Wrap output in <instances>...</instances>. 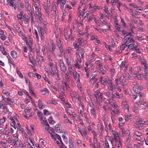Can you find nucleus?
<instances>
[{
	"instance_id": "nucleus-8",
	"label": "nucleus",
	"mask_w": 148,
	"mask_h": 148,
	"mask_svg": "<svg viewBox=\"0 0 148 148\" xmlns=\"http://www.w3.org/2000/svg\"><path fill=\"white\" fill-rule=\"evenodd\" d=\"M89 9H92L91 11L93 12L97 11V10H99L100 8L96 5L93 4H89Z\"/></svg>"
},
{
	"instance_id": "nucleus-3",
	"label": "nucleus",
	"mask_w": 148,
	"mask_h": 148,
	"mask_svg": "<svg viewBox=\"0 0 148 148\" xmlns=\"http://www.w3.org/2000/svg\"><path fill=\"white\" fill-rule=\"evenodd\" d=\"M49 69L48 68H45V71L47 73L49 72L51 73V75L53 76H54L55 75L56 71L53 66V63L52 62H50L49 63Z\"/></svg>"
},
{
	"instance_id": "nucleus-9",
	"label": "nucleus",
	"mask_w": 148,
	"mask_h": 148,
	"mask_svg": "<svg viewBox=\"0 0 148 148\" xmlns=\"http://www.w3.org/2000/svg\"><path fill=\"white\" fill-rule=\"evenodd\" d=\"M103 123L101 122H98L97 126V129L99 132L101 134V135H102V131L103 130Z\"/></svg>"
},
{
	"instance_id": "nucleus-53",
	"label": "nucleus",
	"mask_w": 148,
	"mask_h": 148,
	"mask_svg": "<svg viewBox=\"0 0 148 148\" xmlns=\"http://www.w3.org/2000/svg\"><path fill=\"white\" fill-rule=\"evenodd\" d=\"M44 114L46 116H47L51 114V112L48 111L46 110H43Z\"/></svg>"
},
{
	"instance_id": "nucleus-42",
	"label": "nucleus",
	"mask_w": 148,
	"mask_h": 148,
	"mask_svg": "<svg viewBox=\"0 0 148 148\" xmlns=\"http://www.w3.org/2000/svg\"><path fill=\"white\" fill-rule=\"evenodd\" d=\"M3 93L6 97H9L10 94V93L5 90H3L2 91Z\"/></svg>"
},
{
	"instance_id": "nucleus-6",
	"label": "nucleus",
	"mask_w": 148,
	"mask_h": 148,
	"mask_svg": "<svg viewBox=\"0 0 148 148\" xmlns=\"http://www.w3.org/2000/svg\"><path fill=\"white\" fill-rule=\"evenodd\" d=\"M142 135L141 133L138 131H135L133 134V137L135 140L138 141H143L144 138H142Z\"/></svg>"
},
{
	"instance_id": "nucleus-45",
	"label": "nucleus",
	"mask_w": 148,
	"mask_h": 148,
	"mask_svg": "<svg viewBox=\"0 0 148 148\" xmlns=\"http://www.w3.org/2000/svg\"><path fill=\"white\" fill-rule=\"evenodd\" d=\"M65 59L67 64L69 65L71 62V58L69 56H66Z\"/></svg>"
},
{
	"instance_id": "nucleus-29",
	"label": "nucleus",
	"mask_w": 148,
	"mask_h": 148,
	"mask_svg": "<svg viewBox=\"0 0 148 148\" xmlns=\"http://www.w3.org/2000/svg\"><path fill=\"white\" fill-rule=\"evenodd\" d=\"M100 61L99 60H97L95 62V64L97 65L96 66V68L97 69H98L99 68H100L101 69H103V66L102 65L100 64Z\"/></svg>"
},
{
	"instance_id": "nucleus-54",
	"label": "nucleus",
	"mask_w": 148,
	"mask_h": 148,
	"mask_svg": "<svg viewBox=\"0 0 148 148\" xmlns=\"http://www.w3.org/2000/svg\"><path fill=\"white\" fill-rule=\"evenodd\" d=\"M36 109L37 110V111H38L37 112V114L39 119L43 117L42 113L40 112L39 111L38 109Z\"/></svg>"
},
{
	"instance_id": "nucleus-2",
	"label": "nucleus",
	"mask_w": 148,
	"mask_h": 148,
	"mask_svg": "<svg viewBox=\"0 0 148 148\" xmlns=\"http://www.w3.org/2000/svg\"><path fill=\"white\" fill-rule=\"evenodd\" d=\"M76 51H77L75 54V57L79 62L80 63L82 62L81 59L84 57V50L81 48H78Z\"/></svg>"
},
{
	"instance_id": "nucleus-33",
	"label": "nucleus",
	"mask_w": 148,
	"mask_h": 148,
	"mask_svg": "<svg viewBox=\"0 0 148 148\" xmlns=\"http://www.w3.org/2000/svg\"><path fill=\"white\" fill-rule=\"evenodd\" d=\"M90 114L91 116L95 118L97 116L95 114V111L93 108H92L90 110Z\"/></svg>"
},
{
	"instance_id": "nucleus-48",
	"label": "nucleus",
	"mask_w": 148,
	"mask_h": 148,
	"mask_svg": "<svg viewBox=\"0 0 148 148\" xmlns=\"http://www.w3.org/2000/svg\"><path fill=\"white\" fill-rule=\"evenodd\" d=\"M134 77L136 79H140L142 77V74H140L138 75H134Z\"/></svg>"
},
{
	"instance_id": "nucleus-64",
	"label": "nucleus",
	"mask_w": 148,
	"mask_h": 148,
	"mask_svg": "<svg viewBox=\"0 0 148 148\" xmlns=\"http://www.w3.org/2000/svg\"><path fill=\"white\" fill-rule=\"evenodd\" d=\"M69 148H75L74 144L72 141L69 142Z\"/></svg>"
},
{
	"instance_id": "nucleus-15",
	"label": "nucleus",
	"mask_w": 148,
	"mask_h": 148,
	"mask_svg": "<svg viewBox=\"0 0 148 148\" xmlns=\"http://www.w3.org/2000/svg\"><path fill=\"white\" fill-rule=\"evenodd\" d=\"M66 0H57V4L58 5L60 4V7L62 9H63L64 5L65 4Z\"/></svg>"
},
{
	"instance_id": "nucleus-1",
	"label": "nucleus",
	"mask_w": 148,
	"mask_h": 148,
	"mask_svg": "<svg viewBox=\"0 0 148 148\" xmlns=\"http://www.w3.org/2000/svg\"><path fill=\"white\" fill-rule=\"evenodd\" d=\"M122 33L123 35L125 36L123 40V42L127 45L130 43H132L134 41L131 38L132 36L130 32L127 33L125 31H123Z\"/></svg>"
},
{
	"instance_id": "nucleus-57",
	"label": "nucleus",
	"mask_w": 148,
	"mask_h": 148,
	"mask_svg": "<svg viewBox=\"0 0 148 148\" xmlns=\"http://www.w3.org/2000/svg\"><path fill=\"white\" fill-rule=\"evenodd\" d=\"M31 110V108L29 107H27L26 108L25 110V114L29 113Z\"/></svg>"
},
{
	"instance_id": "nucleus-21",
	"label": "nucleus",
	"mask_w": 148,
	"mask_h": 148,
	"mask_svg": "<svg viewBox=\"0 0 148 148\" xmlns=\"http://www.w3.org/2000/svg\"><path fill=\"white\" fill-rule=\"evenodd\" d=\"M50 44L51 45V52H52V55H53L54 56H55V55L53 54V52L55 50L56 48V47L55 45L54 44V42L53 41H52L50 42Z\"/></svg>"
},
{
	"instance_id": "nucleus-17",
	"label": "nucleus",
	"mask_w": 148,
	"mask_h": 148,
	"mask_svg": "<svg viewBox=\"0 0 148 148\" xmlns=\"http://www.w3.org/2000/svg\"><path fill=\"white\" fill-rule=\"evenodd\" d=\"M101 22L103 24L106 25L107 26V27L108 28V29H106L102 30V32H103L104 33L107 32V30L110 29V25L107 22L106 20H103V21H101Z\"/></svg>"
},
{
	"instance_id": "nucleus-36",
	"label": "nucleus",
	"mask_w": 148,
	"mask_h": 148,
	"mask_svg": "<svg viewBox=\"0 0 148 148\" xmlns=\"http://www.w3.org/2000/svg\"><path fill=\"white\" fill-rule=\"evenodd\" d=\"M109 104L112 108L115 109H116V108H117L118 107L117 105L115 104L112 101H110L109 102Z\"/></svg>"
},
{
	"instance_id": "nucleus-13",
	"label": "nucleus",
	"mask_w": 148,
	"mask_h": 148,
	"mask_svg": "<svg viewBox=\"0 0 148 148\" xmlns=\"http://www.w3.org/2000/svg\"><path fill=\"white\" fill-rule=\"evenodd\" d=\"M143 87L140 85L135 86L133 88V91L136 94H138L143 89Z\"/></svg>"
},
{
	"instance_id": "nucleus-38",
	"label": "nucleus",
	"mask_w": 148,
	"mask_h": 148,
	"mask_svg": "<svg viewBox=\"0 0 148 148\" xmlns=\"http://www.w3.org/2000/svg\"><path fill=\"white\" fill-rule=\"evenodd\" d=\"M24 136L25 138L27 139V142H29V141L33 145H34L33 142L32 140H31L29 138L27 135L25 133L24 134Z\"/></svg>"
},
{
	"instance_id": "nucleus-34",
	"label": "nucleus",
	"mask_w": 148,
	"mask_h": 148,
	"mask_svg": "<svg viewBox=\"0 0 148 148\" xmlns=\"http://www.w3.org/2000/svg\"><path fill=\"white\" fill-rule=\"evenodd\" d=\"M68 53L70 55H72L73 53V50L72 49L71 47H68L66 49Z\"/></svg>"
},
{
	"instance_id": "nucleus-39",
	"label": "nucleus",
	"mask_w": 148,
	"mask_h": 148,
	"mask_svg": "<svg viewBox=\"0 0 148 148\" xmlns=\"http://www.w3.org/2000/svg\"><path fill=\"white\" fill-rule=\"evenodd\" d=\"M12 26L14 27L15 29L16 30L17 32L18 31H19L20 30V28L15 23H14L12 24Z\"/></svg>"
},
{
	"instance_id": "nucleus-40",
	"label": "nucleus",
	"mask_w": 148,
	"mask_h": 148,
	"mask_svg": "<svg viewBox=\"0 0 148 148\" xmlns=\"http://www.w3.org/2000/svg\"><path fill=\"white\" fill-rule=\"evenodd\" d=\"M0 134L3 135H8L9 134V132L8 130H4L1 132Z\"/></svg>"
},
{
	"instance_id": "nucleus-37",
	"label": "nucleus",
	"mask_w": 148,
	"mask_h": 148,
	"mask_svg": "<svg viewBox=\"0 0 148 148\" xmlns=\"http://www.w3.org/2000/svg\"><path fill=\"white\" fill-rule=\"evenodd\" d=\"M27 14L30 16H32V12L30 8L26 9Z\"/></svg>"
},
{
	"instance_id": "nucleus-32",
	"label": "nucleus",
	"mask_w": 148,
	"mask_h": 148,
	"mask_svg": "<svg viewBox=\"0 0 148 148\" xmlns=\"http://www.w3.org/2000/svg\"><path fill=\"white\" fill-rule=\"evenodd\" d=\"M127 46V45H126L125 44H122L120 47V49L118 51L119 52V53H121L122 52V51L124 50L125 47H126Z\"/></svg>"
},
{
	"instance_id": "nucleus-5",
	"label": "nucleus",
	"mask_w": 148,
	"mask_h": 148,
	"mask_svg": "<svg viewBox=\"0 0 148 148\" xmlns=\"http://www.w3.org/2000/svg\"><path fill=\"white\" fill-rule=\"evenodd\" d=\"M112 132L113 136V142L116 144L117 143H121L120 137L118 133L115 130H112Z\"/></svg>"
},
{
	"instance_id": "nucleus-51",
	"label": "nucleus",
	"mask_w": 148,
	"mask_h": 148,
	"mask_svg": "<svg viewBox=\"0 0 148 148\" xmlns=\"http://www.w3.org/2000/svg\"><path fill=\"white\" fill-rule=\"evenodd\" d=\"M73 46H74V47L75 49H77L78 48H81L79 47V44L78 45L77 42H73Z\"/></svg>"
},
{
	"instance_id": "nucleus-52",
	"label": "nucleus",
	"mask_w": 148,
	"mask_h": 148,
	"mask_svg": "<svg viewBox=\"0 0 148 148\" xmlns=\"http://www.w3.org/2000/svg\"><path fill=\"white\" fill-rule=\"evenodd\" d=\"M16 71L17 73L20 78L22 79H23V76L21 73L18 71L17 69H16Z\"/></svg>"
},
{
	"instance_id": "nucleus-7",
	"label": "nucleus",
	"mask_w": 148,
	"mask_h": 148,
	"mask_svg": "<svg viewBox=\"0 0 148 148\" xmlns=\"http://www.w3.org/2000/svg\"><path fill=\"white\" fill-rule=\"evenodd\" d=\"M112 81L111 79L107 76H105L104 77H101L100 82L103 85H105L108 84H109Z\"/></svg>"
},
{
	"instance_id": "nucleus-11",
	"label": "nucleus",
	"mask_w": 148,
	"mask_h": 148,
	"mask_svg": "<svg viewBox=\"0 0 148 148\" xmlns=\"http://www.w3.org/2000/svg\"><path fill=\"white\" fill-rule=\"evenodd\" d=\"M108 85V89L112 92L114 91L116 88L118 87L117 84H116V85H115L112 82V81Z\"/></svg>"
},
{
	"instance_id": "nucleus-19",
	"label": "nucleus",
	"mask_w": 148,
	"mask_h": 148,
	"mask_svg": "<svg viewBox=\"0 0 148 148\" xmlns=\"http://www.w3.org/2000/svg\"><path fill=\"white\" fill-rule=\"evenodd\" d=\"M19 36L21 37L24 41H26L27 40V37L25 36V35L23 32H22L20 30H19V32H17Z\"/></svg>"
},
{
	"instance_id": "nucleus-30",
	"label": "nucleus",
	"mask_w": 148,
	"mask_h": 148,
	"mask_svg": "<svg viewBox=\"0 0 148 148\" xmlns=\"http://www.w3.org/2000/svg\"><path fill=\"white\" fill-rule=\"evenodd\" d=\"M62 85L64 87H65L67 90H70V85H69L66 82L64 81L62 82Z\"/></svg>"
},
{
	"instance_id": "nucleus-26",
	"label": "nucleus",
	"mask_w": 148,
	"mask_h": 148,
	"mask_svg": "<svg viewBox=\"0 0 148 148\" xmlns=\"http://www.w3.org/2000/svg\"><path fill=\"white\" fill-rule=\"evenodd\" d=\"M41 92L43 95H49V91L46 88H44Z\"/></svg>"
},
{
	"instance_id": "nucleus-43",
	"label": "nucleus",
	"mask_w": 148,
	"mask_h": 148,
	"mask_svg": "<svg viewBox=\"0 0 148 148\" xmlns=\"http://www.w3.org/2000/svg\"><path fill=\"white\" fill-rule=\"evenodd\" d=\"M47 103L56 105L58 103L55 100H49L47 102Z\"/></svg>"
},
{
	"instance_id": "nucleus-47",
	"label": "nucleus",
	"mask_w": 148,
	"mask_h": 148,
	"mask_svg": "<svg viewBox=\"0 0 148 148\" xmlns=\"http://www.w3.org/2000/svg\"><path fill=\"white\" fill-rule=\"evenodd\" d=\"M103 145L105 148H110V147L107 141H104Z\"/></svg>"
},
{
	"instance_id": "nucleus-28",
	"label": "nucleus",
	"mask_w": 148,
	"mask_h": 148,
	"mask_svg": "<svg viewBox=\"0 0 148 148\" xmlns=\"http://www.w3.org/2000/svg\"><path fill=\"white\" fill-rule=\"evenodd\" d=\"M10 54L12 57L14 58H16L17 57L18 55L15 51H12L11 52Z\"/></svg>"
},
{
	"instance_id": "nucleus-63",
	"label": "nucleus",
	"mask_w": 148,
	"mask_h": 148,
	"mask_svg": "<svg viewBox=\"0 0 148 148\" xmlns=\"http://www.w3.org/2000/svg\"><path fill=\"white\" fill-rule=\"evenodd\" d=\"M49 123L50 124H53L55 123L54 121L53 120V119L51 116H50L49 120Z\"/></svg>"
},
{
	"instance_id": "nucleus-25",
	"label": "nucleus",
	"mask_w": 148,
	"mask_h": 148,
	"mask_svg": "<svg viewBox=\"0 0 148 148\" xmlns=\"http://www.w3.org/2000/svg\"><path fill=\"white\" fill-rule=\"evenodd\" d=\"M123 78H126V79L129 80L131 79V76L128 73H123Z\"/></svg>"
},
{
	"instance_id": "nucleus-59",
	"label": "nucleus",
	"mask_w": 148,
	"mask_h": 148,
	"mask_svg": "<svg viewBox=\"0 0 148 148\" xmlns=\"http://www.w3.org/2000/svg\"><path fill=\"white\" fill-rule=\"evenodd\" d=\"M78 40L79 44H81L84 42V40L82 38H80L78 39Z\"/></svg>"
},
{
	"instance_id": "nucleus-24",
	"label": "nucleus",
	"mask_w": 148,
	"mask_h": 148,
	"mask_svg": "<svg viewBox=\"0 0 148 148\" xmlns=\"http://www.w3.org/2000/svg\"><path fill=\"white\" fill-rule=\"evenodd\" d=\"M136 121L140 125L143 124L145 123V121L139 117H137L135 119Z\"/></svg>"
},
{
	"instance_id": "nucleus-27",
	"label": "nucleus",
	"mask_w": 148,
	"mask_h": 148,
	"mask_svg": "<svg viewBox=\"0 0 148 148\" xmlns=\"http://www.w3.org/2000/svg\"><path fill=\"white\" fill-rule=\"evenodd\" d=\"M38 105L39 109L40 110L43 109L44 108V107L42 105V101L40 99H39L38 101Z\"/></svg>"
},
{
	"instance_id": "nucleus-46",
	"label": "nucleus",
	"mask_w": 148,
	"mask_h": 148,
	"mask_svg": "<svg viewBox=\"0 0 148 148\" xmlns=\"http://www.w3.org/2000/svg\"><path fill=\"white\" fill-rule=\"evenodd\" d=\"M74 65L75 68L78 69H80L82 68V66L78 64L77 61H76V63L74 64Z\"/></svg>"
},
{
	"instance_id": "nucleus-56",
	"label": "nucleus",
	"mask_w": 148,
	"mask_h": 148,
	"mask_svg": "<svg viewBox=\"0 0 148 148\" xmlns=\"http://www.w3.org/2000/svg\"><path fill=\"white\" fill-rule=\"evenodd\" d=\"M63 15L62 16L61 18L62 20H63L64 19L65 16H66V11L65 10H62Z\"/></svg>"
},
{
	"instance_id": "nucleus-4",
	"label": "nucleus",
	"mask_w": 148,
	"mask_h": 148,
	"mask_svg": "<svg viewBox=\"0 0 148 148\" xmlns=\"http://www.w3.org/2000/svg\"><path fill=\"white\" fill-rule=\"evenodd\" d=\"M62 66H61V69L65 74V78L67 82H69L70 81V76L69 72L66 70V66H64V64L63 62L61 64Z\"/></svg>"
},
{
	"instance_id": "nucleus-41",
	"label": "nucleus",
	"mask_w": 148,
	"mask_h": 148,
	"mask_svg": "<svg viewBox=\"0 0 148 148\" xmlns=\"http://www.w3.org/2000/svg\"><path fill=\"white\" fill-rule=\"evenodd\" d=\"M84 4L82 3L81 5H80L78 8V11L80 13V14H82V9L83 8Z\"/></svg>"
},
{
	"instance_id": "nucleus-23",
	"label": "nucleus",
	"mask_w": 148,
	"mask_h": 148,
	"mask_svg": "<svg viewBox=\"0 0 148 148\" xmlns=\"http://www.w3.org/2000/svg\"><path fill=\"white\" fill-rule=\"evenodd\" d=\"M34 15L35 16V19L37 20H39L40 22L42 20V18L41 17V14H38L34 13Z\"/></svg>"
},
{
	"instance_id": "nucleus-50",
	"label": "nucleus",
	"mask_w": 148,
	"mask_h": 148,
	"mask_svg": "<svg viewBox=\"0 0 148 148\" xmlns=\"http://www.w3.org/2000/svg\"><path fill=\"white\" fill-rule=\"evenodd\" d=\"M106 94L107 96H108V99L110 98H111V96H112V92H106Z\"/></svg>"
},
{
	"instance_id": "nucleus-20",
	"label": "nucleus",
	"mask_w": 148,
	"mask_h": 148,
	"mask_svg": "<svg viewBox=\"0 0 148 148\" xmlns=\"http://www.w3.org/2000/svg\"><path fill=\"white\" fill-rule=\"evenodd\" d=\"M73 77L75 80L77 82H80V75L79 73L76 71L73 73Z\"/></svg>"
},
{
	"instance_id": "nucleus-31",
	"label": "nucleus",
	"mask_w": 148,
	"mask_h": 148,
	"mask_svg": "<svg viewBox=\"0 0 148 148\" xmlns=\"http://www.w3.org/2000/svg\"><path fill=\"white\" fill-rule=\"evenodd\" d=\"M56 6L55 5H53L52 8H51H51H49V10L50 12V14H53L55 12H56Z\"/></svg>"
},
{
	"instance_id": "nucleus-61",
	"label": "nucleus",
	"mask_w": 148,
	"mask_h": 148,
	"mask_svg": "<svg viewBox=\"0 0 148 148\" xmlns=\"http://www.w3.org/2000/svg\"><path fill=\"white\" fill-rule=\"evenodd\" d=\"M131 136L130 135L128 136V137L126 139V142L127 143H129L131 141Z\"/></svg>"
},
{
	"instance_id": "nucleus-16",
	"label": "nucleus",
	"mask_w": 148,
	"mask_h": 148,
	"mask_svg": "<svg viewBox=\"0 0 148 148\" xmlns=\"http://www.w3.org/2000/svg\"><path fill=\"white\" fill-rule=\"evenodd\" d=\"M121 130L122 136H124L126 135L127 136L130 135V133L128 130H125L124 128L123 127L121 128Z\"/></svg>"
},
{
	"instance_id": "nucleus-35",
	"label": "nucleus",
	"mask_w": 148,
	"mask_h": 148,
	"mask_svg": "<svg viewBox=\"0 0 148 148\" xmlns=\"http://www.w3.org/2000/svg\"><path fill=\"white\" fill-rule=\"evenodd\" d=\"M23 14V12L22 11L20 12V13L17 15V16L18 20V22L20 23L19 20L21 21V19L22 17V15Z\"/></svg>"
},
{
	"instance_id": "nucleus-44",
	"label": "nucleus",
	"mask_w": 148,
	"mask_h": 148,
	"mask_svg": "<svg viewBox=\"0 0 148 148\" xmlns=\"http://www.w3.org/2000/svg\"><path fill=\"white\" fill-rule=\"evenodd\" d=\"M100 93V90H97L94 92V95L96 98L97 99V97H99V94Z\"/></svg>"
},
{
	"instance_id": "nucleus-22",
	"label": "nucleus",
	"mask_w": 148,
	"mask_h": 148,
	"mask_svg": "<svg viewBox=\"0 0 148 148\" xmlns=\"http://www.w3.org/2000/svg\"><path fill=\"white\" fill-rule=\"evenodd\" d=\"M144 66L145 71V73H144V77L147 79V77H148V65L146 64Z\"/></svg>"
},
{
	"instance_id": "nucleus-55",
	"label": "nucleus",
	"mask_w": 148,
	"mask_h": 148,
	"mask_svg": "<svg viewBox=\"0 0 148 148\" xmlns=\"http://www.w3.org/2000/svg\"><path fill=\"white\" fill-rule=\"evenodd\" d=\"M38 31L39 33H40L41 35L42 36L41 38H42V36H43L44 34V31L43 29L39 27Z\"/></svg>"
},
{
	"instance_id": "nucleus-12",
	"label": "nucleus",
	"mask_w": 148,
	"mask_h": 148,
	"mask_svg": "<svg viewBox=\"0 0 148 148\" xmlns=\"http://www.w3.org/2000/svg\"><path fill=\"white\" fill-rule=\"evenodd\" d=\"M61 41L60 40L59 38L58 39H57V45L59 49L60 52V54L62 55L64 50L63 49V46L61 44Z\"/></svg>"
},
{
	"instance_id": "nucleus-18",
	"label": "nucleus",
	"mask_w": 148,
	"mask_h": 148,
	"mask_svg": "<svg viewBox=\"0 0 148 148\" xmlns=\"http://www.w3.org/2000/svg\"><path fill=\"white\" fill-rule=\"evenodd\" d=\"M138 45L137 43L134 41L132 43L128 45V48L130 49H134V48H137Z\"/></svg>"
},
{
	"instance_id": "nucleus-49",
	"label": "nucleus",
	"mask_w": 148,
	"mask_h": 148,
	"mask_svg": "<svg viewBox=\"0 0 148 148\" xmlns=\"http://www.w3.org/2000/svg\"><path fill=\"white\" fill-rule=\"evenodd\" d=\"M30 17L28 16H27V19L24 20L23 21L25 24H29V22Z\"/></svg>"
},
{
	"instance_id": "nucleus-60",
	"label": "nucleus",
	"mask_w": 148,
	"mask_h": 148,
	"mask_svg": "<svg viewBox=\"0 0 148 148\" xmlns=\"http://www.w3.org/2000/svg\"><path fill=\"white\" fill-rule=\"evenodd\" d=\"M140 61L142 64L143 65V66L147 64L146 63V61L144 59L141 58L140 59Z\"/></svg>"
},
{
	"instance_id": "nucleus-58",
	"label": "nucleus",
	"mask_w": 148,
	"mask_h": 148,
	"mask_svg": "<svg viewBox=\"0 0 148 148\" xmlns=\"http://www.w3.org/2000/svg\"><path fill=\"white\" fill-rule=\"evenodd\" d=\"M66 110L67 112L71 116L73 112H72V111L69 108H66Z\"/></svg>"
},
{
	"instance_id": "nucleus-14",
	"label": "nucleus",
	"mask_w": 148,
	"mask_h": 148,
	"mask_svg": "<svg viewBox=\"0 0 148 148\" xmlns=\"http://www.w3.org/2000/svg\"><path fill=\"white\" fill-rule=\"evenodd\" d=\"M43 7L44 9L45 10L46 13L47 14L49 15L50 14L49 8H51L50 5H49L48 4L44 3L43 4Z\"/></svg>"
},
{
	"instance_id": "nucleus-10",
	"label": "nucleus",
	"mask_w": 148,
	"mask_h": 148,
	"mask_svg": "<svg viewBox=\"0 0 148 148\" xmlns=\"http://www.w3.org/2000/svg\"><path fill=\"white\" fill-rule=\"evenodd\" d=\"M127 66L128 63L126 61L122 62L120 66V69L124 71L127 69Z\"/></svg>"
},
{
	"instance_id": "nucleus-62",
	"label": "nucleus",
	"mask_w": 148,
	"mask_h": 148,
	"mask_svg": "<svg viewBox=\"0 0 148 148\" xmlns=\"http://www.w3.org/2000/svg\"><path fill=\"white\" fill-rule=\"evenodd\" d=\"M8 3L9 5L12 7L14 6V3L13 0H8Z\"/></svg>"
}]
</instances>
